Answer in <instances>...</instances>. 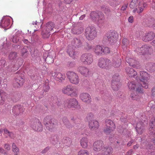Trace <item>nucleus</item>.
Masks as SVG:
<instances>
[{
    "label": "nucleus",
    "mask_w": 155,
    "mask_h": 155,
    "mask_svg": "<svg viewBox=\"0 0 155 155\" xmlns=\"http://www.w3.org/2000/svg\"><path fill=\"white\" fill-rule=\"evenodd\" d=\"M138 0H132L129 6L131 8H135L133 10V12L135 13L137 11L138 13H140L143 11L145 8L147 7V5L144 2L143 0H140L138 7L136 8L138 5Z\"/></svg>",
    "instance_id": "nucleus-1"
},
{
    "label": "nucleus",
    "mask_w": 155,
    "mask_h": 155,
    "mask_svg": "<svg viewBox=\"0 0 155 155\" xmlns=\"http://www.w3.org/2000/svg\"><path fill=\"white\" fill-rule=\"evenodd\" d=\"M43 123L46 128L49 131L52 132L56 129V124L54 120L52 119L50 116L45 117L43 120Z\"/></svg>",
    "instance_id": "nucleus-2"
},
{
    "label": "nucleus",
    "mask_w": 155,
    "mask_h": 155,
    "mask_svg": "<svg viewBox=\"0 0 155 155\" xmlns=\"http://www.w3.org/2000/svg\"><path fill=\"white\" fill-rule=\"evenodd\" d=\"M150 75L147 72L143 71H140V74L137 76V80H139L142 82L141 84L142 87L145 88H147L148 87V81L149 79Z\"/></svg>",
    "instance_id": "nucleus-3"
},
{
    "label": "nucleus",
    "mask_w": 155,
    "mask_h": 155,
    "mask_svg": "<svg viewBox=\"0 0 155 155\" xmlns=\"http://www.w3.org/2000/svg\"><path fill=\"white\" fill-rule=\"evenodd\" d=\"M104 14L101 12L98 13L93 12L91 13V17L94 21H97L98 25H102L104 22Z\"/></svg>",
    "instance_id": "nucleus-4"
},
{
    "label": "nucleus",
    "mask_w": 155,
    "mask_h": 155,
    "mask_svg": "<svg viewBox=\"0 0 155 155\" xmlns=\"http://www.w3.org/2000/svg\"><path fill=\"white\" fill-rule=\"evenodd\" d=\"M85 35L88 40H92L97 36V32L94 28L87 27L85 30Z\"/></svg>",
    "instance_id": "nucleus-5"
},
{
    "label": "nucleus",
    "mask_w": 155,
    "mask_h": 155,
    "mask_svg": "<svg viewBox=\"0 0 155 155\" xmlns=\"http://www.w3.org/2000/svg\"><path fill=\"white\" fill-rule=\"evenodd\" d=\"M137 51L140 55L150 54L153 53V50L151 46L145 45L141 48H138Z\"/></svg>",
    "instance_id": "nucleus-6"
},
{
    "label": "nucleus",
    "mask_w": 155,
    "mask_h": 155,
    "mask_svg": "<svg viewBox=\"0 0 155 155\" xmlns=\"http://www.w3.org/2000/svg\"><path fill=\"white\" fill-rule=\"evenodd\" d=\"M67 75L71 83L76 85L79 83V77L76 73L74 72L69 71L67 72Z\"/></svg>",
    "instance_id": "nucleus-7"
},
{
    "label": "nucleus",
    "mask_w": 155,
    "mask_h": 155,
    "mask_svg": "<svg viewBox=\"0 0 155 155\" xmlns=\"http://www.w3.org/2000/svg\"><path fill=\"white\" fill-rule=\"evenodd\" d=\"M97 65L100 68L106 69H109L111 65L110 60L102 58L99 59Z\"/></svg>",
    "instance_id": "nucleus-8"
},
{
    "label": "nucleus",
    "mask_w": 155,
    "mask_h": 155,
    "mask_svg": "<svg viewBox=\"0 0 155 155\" xmlns=\"http://www.w3.org/2000/svg\"><path fill=\"white\" fill-rule=\"evenodd\" d=\"M62 91L63 93L71 97H76L78 94L77 91L74 90V88L70 85L64 87L62 89Z\"/></svg>",
    "instance_id": "nucleus-9"
},
{
    "label": "nucleus",
    "mask_w": 155,
    "mask_h": 155,
    "mask_svg": "<svg viewBox=\"0 0 155 155\" xmlns=\"http://www.w3.org/2000/svg\"><path fill=\"white\" fill-rule=\"evenodd\" d=\"M66 104L68 108H75L79 109L80 106L77 100L75 98H69L66 100Z\"/></svg>",
    "instance_id": "nucleus-10"
},
{
    "label": "nucleus",
    "mask_w": 155,
    "mask_h": 155,
    "mask_svg": "<svg viewBox=\"0 0 155 155\" xmlns=\"http://www.w3.org/2000/svg\"><path fill=\"white\" fill-rule=\"evenodd\" d=\"M128 85L129 88L130 89L134 90L136 89V91L139 93L141 94L143 93L141 84H136L134 82L131 81L128 83Z\"/></svg>",
    "instance_id": "nucleus-11"
},
{
    "label": "nucleus",
    "mask_w": 155,
    "mask_h": 155,
    "mask_svg": "<svg viewBox=\"0 0 155 155\" xmlns=\"http://www.w3.org/2000/svg\"><path fill=\"white\" fill-rule=\"evenodd\" d=\"M81 60L84 64L89 65L93 61V57L91 54H84L81 55Z\"/></svg>",
    "instance_id": "nucleus-12"
},
{
    "label": "nucleus",
    "mask_w": 155,
    "mask_h": 155,
    "mask_svg": "<svg viewBox=\"0 0 155 155\" xmlns=\"http://www.w3.org/2000/svg\"><path fill=\"white\" fill-rule=\"evenodd\" d=\"M31 127L36 131L39 132L42 130V125L38 119H35L31 122Z\"/></svg>",
    "instance_id": "nucleus-13"
},
{
    "label": "nucleus",
    "mask_w": 155,
    "mask_h": 155,
    "mask_svg": "<svg viewBox=\"0 0 155 155\" xmlns=\"http://www.w3.org/2000/svg\"><path fill=\"white\" fill-rule=\"evenodd\" d=\"M150 127V130L151 131V135H153L152 138L153 143L155 144V118H152L149 124Z\"/></svg>",
    "instance_id": "nucleus-14"
},
{
    "label": "nucleus",
    "mask_w": 155,
    "mask_h": 155,
    "mask_svg": "<svg viewBox=\"0 0 155 155\" xmlns=\"http://www.w3.org/2000/svg\"><path fill=\"white\" fill-rule=\"evenodd\" d=\"M117 34L114 32L107 33L104 37V39L107 40L111 43L115 41Z\"/></svg>",
    "instance_id": "nucleus-15"
},
{
    "label": "nucleus",
    "mask_w": 155,
    "mask_h": 155,
    "mask_svg": "<svg viewBox=\"0 0 155 155\" xmlns=\"http://www.w3.org/2000/svg\"><path fill=\"white\" fill-rule=\"evenodd\" d=\"M100 125L99 122L95 120H93L89 121V126L91 130H96L99 128Z\"/></svg>",
    "instance_id": "nucleus-16"
},
{
    "label": "nucleus",
    "mask_w": 155,
    "mask_h": 155,
    "mask_svg": "<svg viewBox=\"0 0 155 155\" xmlns=\"http://www.w3.org/2000/svg\"><path fill=\"white\" fill-rule=\"evenodd\" d=\"M103 144V142L101 140L95 141L93 145L94 150L96 152H98L101 150H102V148H104Z\"/></svg>",
    "instance_id": "nucleus-17"
},
{
    "label": "nucleus",
    "mask_w": 155,
    "mask_h": 155,
    "mask_svg": "<svg viewBox=\"0 0 155 155\" xmlns=\"http://www.w3.org/2000/svg\"><path fill=\"white\" fill-rule=\"evenodd\" d=\"M155 37L154 33L152 31H150L145 34L143 37L142 39L144 41H149L153 39Z\"/></svg>",
    "instance_id": "nucleus-18"
},
{
    "label": "nucleus",
    "mask_w": 155,
    "mask_h": 155,
    "mask_svg": "<svg viewBox=\"0 0 155 155\" xmlns=\"http://www.w3.org/2000/svg\"><path fill=\"white\" fill-rule=\"evenodd\" d=\"M52 75L54 77L56 80L60 82H61L64 80L65 78V76L64 74H63L59 72L52 73Z\"/></svg>",
    "instance_id": "nucleus-19"
},
{
    "label": "nucleus",
    "mask_w": 155,
    "mask_h": 155,
    "mask_svg": "<svg viewBox=\"0 0 155 155\" xmlns=\"http://www.w3.org/2000/svg\"><path fill=\"white\" fill-rule=\"evenodd\" d=\"M81 100L84 102L90 103L91 101V97L90 95L87 93H82L80 95Z\"/></svg>",
    "instance_id": "nucleus-20"
},
{
    "label": "nucleus",
    "mask_w": 155,
    "mask_h": 155,
    "mask_svg": "<svg viewBox=\"0 0 155 155\" xmlns=\"http://www.w3.org/2000/svg\"><path fill=\"white\" fill-rule=\"evenodd\" d=\"M78 71L83 76L87 77L90 75V72L89 69L86 67L80 66L78 68Z\"/></svg>",
    "instance_id": "nucleus-21"
},
{
    "label": "nucleus",
    "mask_w": 155,
    "mask_h": 155,
    "mask_svg": "<svg viewBox=\"0 0 155 155\" xmlns=\"http://www.w3.org/2000/svg\"><path fill=\"white\" fill-rule=\"evenodd\" d=\"M125 71L129 77H133L135 78H137V72L133 68L128 67H126L125 68Z\"/></svg>",
    "instance_id": "nucleus-22"
},
{
    "label": "nucleus",
    "mask_w": 155,
    "mask_h": 155,
    "mask_svg": "<svg viewBox=\"0 0 155 155\" xmlns=\"http://www.w3.org/2000/svg\"><path fill=\"white\" fill-rule=\"evenodd\" d=\"M126 61L130 66H132L134 68H138L139 66V63L135 60L127 57Z\"/></svg>",
    "instance_id": "nucleus-23"
},
{
    "label": "nucleus",
    "mask_w": 155,
    "mask_h": 155,
    "mask_svg": "<svg viewBox=\"0 0 155 155\" xmlns=\"http://www.w3.org/2000/svg\"><path fill=\"white\" fill-rule=\"evenodd\" d=\"M82 45V43L79 39L74 38L71 42V45L74 48H79Z\"/></svg>",
    "instance_id": "nucleus-24"
},
{
    "label": "nucleus",
    "mask_w": 155,
    "mask_h": 155,
    "mask_svg": "<svg viewBox=\"0 0 155 155\" xmlns=\"http://www.w3.org/2000/svg\"><path fill=\"white\" fill-rule=\"evenodd\" d=\"M67 53L71 57L74 58L76 52L74 51V48L71 45H69L67 49Z\"/></svg>",
    "instance_id": "nucleus-25"
},
{
    "label": "nucleus",
    "mask_w": 155,
    "mask_h": 155,
    "mask_svg": "<svg viewBox=\"0 0 155 155\" xmlns=\"http://www.w3.org/2000/svg\"><path fill=\"white\" fill-rule=\"evenodd\" d=\"M120 82L118 80H114L113 79L111 83L112 87L114 91L117 90L120 87Z\"/></svg>",
    "instance_id": "nucleus-26"
},
{
    "label": "nucleus",
    "mask_w": 155,
    "mask_h": 155,
    "mask_svg": "<svg viewBox=\"0 0 155 155\" xmlns=\"http://www.w3.org/2000/svg\"><path fill=\"white\" fill-rule=\"evenodd\" d=\"M103 47L100 45H96L94 48V51L95 53L98 55H100L103 53Z\"/></svg>",
    "instance_id": "nucleus-27"
},
{
    "label": "nucleus",
    "mask_w": 155,
    "mask_h": 155,
    "mask_svg": "<svg viewBox=\"0 0 155 155\" xmlns=\"http://www.w3.org/2000/svg\"><path fill=\"white\" fill-rule=\"evenodd\" d=\"M10 25V20L9 19L5 18L3 19L0 24V26H2L4 28H6Z\"/></svg>",
    "instance_id": "nucleus-28"
},
{
    "label": "nucleus",
    "mask_w": 155,
    "mask_h": 155,
    "mask_svg": "<svg viewBox=\"0 0 155 155\" xmlns=\"http://www.w3.org/2000/svg\"><path fill=\"white\" fill-rule=\"evenodd\" d=\"M3 135L6 137H9L12 139L14 138L15 137L14 134L12 132L10 131L6 128L4 129Z\"/></svg>",
    "instance_id": "nucleus-29"
},
{
    "label": "nucleus",
    "mask_w": 155,
    "mask_h": 155,
    "mask_svg": "<svg viewBox=\"0 0 155 155\" xmlns=\"http://www.w3.org/2000/svg\"><path fill=\"white\" fill-rule=\"evenodd\" d=\"M88 139L85 137H83L80 140L81 146L84 149L87 148V147Z\"/></svg>",
    "instance_id": "nucleus-30"
},
{
    "label": "nucleus",
    "mask_w": 155,
    "mask_h": 155,
    "mask_svg": "<svg viewBox=\"0 0 155 155\" xmlns=\"http://www.w3.org/2000/svg\"><path fill=\"white\" fill-rule=\"evenodd\" d=\"M54 27V24L51 22H49L47 23L46 25L45 29L48 31L51 32L52 31L53 28Z\"/></svg>",
    "instance_id": "nucleus-31"
},
{
    "label": "nucleus",
    "mask_w": 155,
    "mask_h": 155,
    "mask_svg": "<svg viewBox=\"0 0 155 155\" xmlns=\"http://www.w3.org/2000/svg\"><path fill=\"white\" fill-rule=\"evenodd\" d=\"M16 83L15 84V87H18L22 86L24 82V79L21 77H19L16 79Z\"/></svg>",
    "instance_id": "nucleus-32"
},
{
    "label": "nucleus",
    "mask_w": 155,
    "mask_h": 155,
    "mask_svg": "<svg viewBox=\"0 0 155 155\" xmlns=\"http://www.w3.org/2000/svg\"><path fill=\"white\" fill-rule=\"evenodd\" d=\"M106 126L111 127L113 129H115L116 126L114 123L110 119H106L105 121Z\"/></svg>",
    "instance_id": "nucleus-33"
},
{
    "label": "nucleus",
    "mask_w": 155,
    "mask_h": 155,
    "mask_svg": "<svg viewBox=\"0 0 155 155\" xmlns=\"http://www.w3.org/2000/svg\"><path fill=\"white\" fill-rule=\"evenodd\" d=\"M136 129L139 134H142L143 130L142 123L141 122L137 123L136 125Z\"/></svg>",
    "instance_id": "nucleus-34"
},
{
    "label": "nucleus",
    "mask_w": 155,
    "mask_h": 155,
    "mask_svg": "<svg viewBox=\"0 0 155 155\" xmlns=\"http://www.w3.org/2000/svg\"><path fill=\"white\" fill-rule=\"evenodd\" d=\"M121 62V61L120 58L114 59L113 60V65L115 68H117L120 66Z\"/></svg>",
    "instance_id": "nucleus-35"
},
{
    "label": "nucleus",
    "mask_w": 155,
    "mask_h": 155,
    "mask_svg": "<svg viewBox=\"0 0 155 155\" xmlns=\"http://www.w3.org/2000/svg\"><path fill=\"white\" fill-rule=\"evenodd\" d=\"M102 153H103L105 155H108V154H111L112 152V148L110 147L107 148L104 147V148H102Z\"/></svg>",
    "instance_id": "nucleus-36"
},
{
    "label": "nucleus",
    "mask_w": 155,
    "mask_h": 155,
    "mask_svg": "<svg viewBox=\"0 0 155 155\" xmlns=\"http://www.w3.org/2000/svg\"><path fill=\"white\" fill-rule=\"evenodd\" d=\"M72 32L76 34H81L83 31V29L82 28H74L72 30Z\"/></svg>",
    "instance_id": "nucleus-37"
},
{
    "label": "nucleus",
    "mask_w": 155,
    "mask_h": 155,
    "mask_svg": "<svg viewBox=\"0 0 155 155\" xmlns=\"http://www.w3.org/2000/svg\"><path fill=\"white\" fill-rule=\"evenodd\" d=\"M51 32L48 31L45 29L43 30L41 32L42 36L44 38H49L51 35Z\"/></svg>",
    "instance_id": "nucleus-38"
},
{
    "label": "nucleus",
    "mask_w": 155,
    "mask_h": 155,
    "mask_svg": "<svg viewBox=\"0 0 155 155\" xmlns=\"http://www.w3.org/2000/svg\"><path fill=\"white\" fill-rule=\"evenodd\" d=\"M12 148L15 155H18L19 154V149L15 143H13L12 144Z\"/></svg>",
    "instance_id": "nucleus-39"
},
{
    "label": "nucleus",
    "mask_w": 155,
    "mask_h": 155,
    "mask_svg": "<svg viewBox=\"0 0 155 155\" xmlns=\"http://www.w3.org/2000/svg\"><path fill=\"white\" fill-rule=\"evenodd\" d=\"M148 26L150 27H155V20L153 18H150L147 22Z\"/></svg>",
    "instance_id": "nucleus-40"
},
{
    "label": "nucleus",
    "mask_w": 155,
    "mask_h": 155,
    "mask_svg": "<svg viewBox=\"0 0 155 155\" xmlns=\"http://www.w3.org/2000/svg\"><path fill=\"white\" fill-rule=\"evenodd\" d=\"M114 129H113L106 126L104 130V132L106 134H108L111 133Z\"/></svg>",
    "instance_id": "nucleus-41"
},
{
    "label": "nucleus",
    "mask_w": 155,
    "mask_h": 155,
    "mask_svg": "<svg viewBox=\"0 0 155 155\" xmlns=\"http://www.w3.org/2000/svg\"><path fill=\"white\" fill-rule=\"evenodd\" d=\"M78 155H90V153L87 150L81 149L78 152Z\"/></svg>",
    "instance_id": "nucleus-42"
},
{
    "label": "nucleus",
    "mask_w": 155,
    "mask_h": 155,
    "mask_svg": "<svg viewBox=\"0 0 155 155\" xmlns=\"http://www.w3.org/2000/svg\"><path fill=\"white\" fill-rule=\"evenodd\" d=\"M17 53L15 52H12L9 55V58L10 60L14 59L17 57Z\"/></svg>",
    "instance_id": "nucleus-43"
},
{
    "label": "nucleus",
    "mask_w": 155,
    "mask_h": 155,
    "mask_svg": "<svg viewBox=\"0 0 155 155\" xmlns=\"http://www.w3.org/2000/svg\"><path fill=\"white\" fill-rule=\"evenodd\" d=\"M45 61L48 63H51L53 62L54 60L52 58L48 56L45 59Z\"/></svg>",
    "instance_id": "nucleus-44"
},
{
    "label": "nucleus",
    "mask_w": 155,
    "mask_h": 155,
    "mask_svg": "<svg viewBox=\"0 0 155 155\" xmlns=\"http://www.w3.org/2000/svg\"><path fill=\"white\" fill-rule=\"evenodd\" d=\"M122 43L124 45H128L130 43L129 41L127 38H124L123 39Z\"/></svg>",
    "instance_id": "nucleus-45"
},
{
    "label": "nucleus",
    "mask_w": 155,
    "mask_h": 155,
    "mask_svg": "<svg viewBox=\"0 0 155 155\" xmlns=\"http://www.w3.org/2000/svg\"><path fill=\"white\" fill-rule=\"evenodd\" d=\"M131 97L133 100H137L139 97L138 95H135L134 93H131L130 95Z\"/></svg>",
    "instance_id": "nucleus-46"
},
{
    "label": "nucleus",
    "mask_w": 155,
    "mask_h": 155,
    "mask_svg": "<svg viewBox=\"0 0 155 155\" xmlns=\"http://www.w3.org/2000/svg\"><path fill=\"white\" fill-rule=\"evenodd\" d=\"M28 47L27 46H25L22 49L21 52L22 55H24L25 53L28 52Z\"/></svg>",
    "instance_id": "nucleus-47"
},
{
    "label": "nucleus",
    "mask_w": 155,
    "mask_h": 155,
    "mask_svg": "<svg viewBox=\"0 0 155 155\" xmlns=\"http://www.w3.org/2000/svg\"><path fill=\"white\" fill-rule=\"evenodd\" d=\"M103 53L105 54L109 53L110 52V49L108 47H105L104 48L103 47Z\"/></svg>",
    "instance_id": "nucleus-48"
},
{
    "label": "nucleus",
    "mask_w": 155,
    "mask_h": 155,
    "mask_svg": "<svg viewBox=\"0 0 155 155\" xmlns=\"http://www.w3.org/2000/svg\"><path fill=\"white\" fill-rule=\"evenodd\" d=\"M4 148L7 150H10V146L8 144H5L4 146Z\"/></svg>",
    "instance_id": "nucleus-49"
},
{
    "label": "nucleus",
    "mask_w": 155,
    "mask_h": 155,
    "mask_svg": "<svg viewBox=\"0 0 155 155\" xmlns=\"http://www.w3.org/2000/svg\"><path fill=\"white\" fill-rule=\"evenodd\" d=\"M62 120L64 124H66L69 123V122L66 117H64L62 119Z\"/></svg>",
    "instance_id": "nucleus-50"
},
{
    "label": "nucleus",
    "mask_w": 155,
    "mask_h": 155,
    "mask_svg": "<svg viewBox=\"0 0 155 155\" xmlns=\"http://www.w3.org/2000/svg\"><path fill=\"white\" fill-rule=\"evenodd\" d=\"M128 21L130 23H132L134 21L133 16H130L128 18Z\"/></svg>",
    "instance_id": "nucleus-51"
},
{
    "label": "nucleus",
    "mask_w": 155,
    "mask_h": 155,
    "mask_svg": "<svg viewBox=\"0 0 155 155\" xmlns=\"http://www.w3.org/2000/svg\"><path fill=\"white\" fill-rule=\"evenodd\" d=\"M49 149V148L48 147L45 148L42 151V152L43 153H45L47 152Z\"/></svg>",
    "instance_id": "nucleus-52"
},
{
    "label": "nucleus",
    "mask_w": 155,
    "mask_h": 155,
    "mask_svg": "<svg viewBox=\"0 0 155 155\" xmlns=\"http://www.w3.org/2000/svg\"><path fill=\"white\" fill-rule=\"evenodd\" d=\"M132 150H130L126 153L125 155H131L132 154Z\"/></svg>",
    "instance_id": "nucleus-53"
},
{
    "label": "nucleus",
    "mask_w": 155,
    "mask_h": 155,
    "mask_svg": "<svg viewBox=\"0 0 155 155\" xmlns=\"http://www.w3.org/2000/svg\"><path fill=\"white\" fill-rule=\"evenodd\" d=\"M64 1L65 2L66 4H70L72 1L73 0H64Z\"/></svg>",
    "instance_id": "nucleus-54"
},
{
    "label": "nucleus",
    "mask_w": 155,
    "mask_h": 155,
    "mask_svg": "<svg viewBox=\"0 0 155 155\" xmlns=\"http://www.w3.org/2000/svg\"><path fill=\"white\" fill-rule=\"evenodd\" d=\"M134 140H131V141H130L127 144V146L128 147H130L132 145V144Z\"/></svg>",
    "instance_id": "nucleus-55"
},
{
    "label": "nucleus",
    "mask_w": 155,
    "mask_h": 155,
    "mask_svg": "<svg viewBox=\"0 0 155 155\" xmlns=\"http://www.w3.org/2000/svg\"><path fill=\"white\" fill-rule=\"evenodd\" d=\"M127 8V6H126V5L123 6L121 7V10L122 11H124Z\"/></svg>",
    "instance_id": "nucleus-56"
},
{
    "label": "nucleus",
    "mask_w": 155,
    "mask_h": 155,
    "mask_svg": "<svg viewBox=\"0 0 155 155\" xmlns=\"http://www.w3.org/2000/svg\"><path fill=\"white\" fill-rule=\"evenodd\" d=\"M152 94L154 95H155V86L153 88L152 90Z\"/></svg>",
    "instance_id": "nucleus-57"
},
{
    "label": "nucleus",
    "mask_w": 155,
    "mask_h": 155,
    "mask_svg": "<svg viewBox=\"0 0 155 155\" xmlns=\"http://www.w3.org/2000/svg\"><path fill=\"white\" fill-rule=\"evenodd\" d=\"M110 12V10L108 8H106L105 9V13H108Z\"/></svg>",
    "instance_id": "nucleus-58"
},
{
    "label": "nucleus",
    "mask_w": 155,
    "mask_h": 155,
    "mask_svg": "<svg viewBox=\"0 0 155 155\" xmlns=\"http://www.w3.org/2000/svg\"><path fill=\"white\" fill-rule=\"evenodd\" d=\"M85 17V15H82L80 17L79 19L81 20H82Z\"/></svg>",
    "instance_id": "nucleus-59"
},
{
    "label": "nucleus",
    "mask_w": 155,
    "mask_h": 155,
    "mask_svg": "<svg viewBox=\"0 0 155 155\" xmlns=\"http://www.w3.org/2000/svg\"><path fill=\"white\" fill-rule=\"evenodd\" d=\"M139 147V146L138 144H137L136 145L134 146L133 148L134 149H137Z\"/></svg>",
    "instance_id": "nucleus-60"
},
{
    "label": "nucleus",
    "mask_w": 155,
    "mask_h": 155,
    "mask_svg": "<svg viewBox=\"0 0 155 155\" xmlns=\"http://www.w3.org/2000/svg\"><path fill=\"white\" fill-rule=\"evenodd\" d=\"M39 24V23L37 22L36 21H33L32 23V24L33 25H38Z\"/></svg>",
    "instance_id": "nucleus-61"
},
{
    "label": "nucleus",
    "mask_w": 155,
    "mask_h": 155,
    "mask_svg": "<svg viewBox=\"0 0 155 155\" xmlns=\"http://www.w3.org/2000/svg\"><path fill=\"white\" fill-rule=\"evenodd\" d=\"M150 65H152V70H154L155 69V64H150Z\"/></svg>",
    "instance_id": "nucleus-62"
},
{
    "label": "nucleus",
    "mask_w": 155,
    "mask_h": 155,
    "mask_svg": "<svg viewBox=\"0 0 155 155\" xmlns=\"http://www.w3.org/2000/svg\"><path fill=\"white\" fill-rule=\"evenodd\" d=\"M87 46H88V47L86 48V49L87 50H89L90 49H91L92 48V46L91 45H87Z\"/></svg>",
    "instance_id": "nucleus-63"
},
{
    "label": "nucleus",
    "mask_w": 155,
    "mask_h": 155,
    "mask_svg": "<svg viewBox=\"0 0 155 155\" xmlns=\"http://www.w3.org/2000/svg\"><path fill=\"white\" fill-rule=\"evenodd\" d=\"M4 150L2 148L0 147V153H3L4 152Z\"/></svg>",
    "instance_id": "nucleus-64"
}]
</instances>
